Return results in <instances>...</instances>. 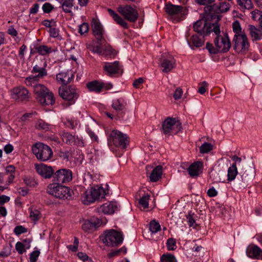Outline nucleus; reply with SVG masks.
<instances>
[{
	"mask_svg": "<svg viewBox=\"0 0 262 262\" xmlns=\"http://www.w3.org/2000/svg\"><path fill=\"white\" fill-rule=\"evenodd\" d=\"M162 174V167L160 165L156 166L152 171L149 176V179L151 182H157L161 178Z\"/></svg>",
	"mask_w": 262,
	"mask_h": 262,
	"instance_id": "nucleus-30",
	"label": "nucleus"
},
{
	"mask_svg": "<svg viewBox=\"0 0 262 262\" xmlns=\"http://www.w3.org/2000/svg\"><path fill=\"white\" fill-rule=\"evenodd\" d=\"M207 8L210 11H211V9H217L220 12L223 13L226 12L229 10L230 5L229 3L223 2L220 4L219 6L213 5V6H211L210 8L207 7Z\"/></svg>",
	"mask_w": 262,
	"mask_h": 262,
	"instance_id": "nucleus-35",
	"label": "nucleus"
},
{
	"mask_svg": "<svg viewBox=\"0 0 262 262\" xmlns=\"http://www.w3.org/2000/svg\"><path fill=\"white\" fill-rule=\"evenodd\" d=\"M92 27L94 35L96 38L98 44H101L105 40L103 36V27L100 23L93 19L92 23Z\"/></svg>",
	"mask_w": 262,
	"mask_h": 262,
	"instance_id": "nucleus-17",
	"label": "nucleus"
},
{
	"mask_svg": "<svg viewBox=\"0 0 262 262\" xmlns=\"http://www.w3.org/2000/svg\"><path fill=\"white\" fill-rule=\"evenodd\" d=\"M188 33L186 35L187 43L189 46L193 49V47L199 48L202 47L204 43V37L199 36L197 35H193L190 38H188Z\"/></svg>",
	"mask_w": 262,
	"mask_h": 262,
	"instance_id": "nucleus-26",
	"label": "nucleus"
},
{
	"mask_svg": "<svg viewBox=\"0 0 262 262\" xmlns=\"http://www.w3.org/2000/svg\"><path fill=\"white\" fill-rule=\"evenodd\" d=\"M200 85L199 88L198 92L201 94H204L206 92L208 84L206 81H204L200 83Z\"/></svg>",
	"mask_w": 262,
	"mask_h": 262,
	"instance_id": "nucleus-57",
	"label": "nucleus"
},
{
	"mask_svg": "<svg viewBox=\"0 0 262 262\" xmlns=\"http://www.w3.org/2000/svg\"><path fill=\"white\" fill-rule=\"evenodd\" d=\"M163 58L161 67L163 68V72L168 73L176 66V60L171 55L166 56L165 54L162 56Z\"/></svg>",
	"mask_w": 262,
	"mask_h": 262,
	"instance_id": "nucleus-19",
	"label": "nucleus"
},
{
	"mask_svg": "<svg viewBox=\"0 0 262 262\" xmlns=\"http://www.w3.org/2000/svg\"><path fill=\"white\" fill-rule=\"evenodd\" d=\"M118 205L116 202L106 203L103 204L100 210L105 214H113L118 209Z\"/></svg>",
	"mask_w": 262,
	"mask_h": 262,
	"instance_id": "nucleus-28",
	"label": "nucleus"
},
{
	"mask_svg": "<svg viewBox=\"0 0 262 262\" xmlns=\"http://www.w3.org/2000/svg\"><path fill=\"white\" fill-rule=\"evenodd\" d=\"M212 149V145L208 142H205L200 147V151L202 154L207 153Z\"/></svg>",
	"mask_w": 262,
	"mask_h": 262,
	"instance_id": "nucleus-43",
	"label": "nucleus"
},
{
	"mask_svg": "<svg viewBox=\"0 0 262 262\" xmlns=\"http://www.w3.org/2000/svg\"><path fill=\"white\" fill-rule=\"evenodd\" d=\"M74 74L72 71L60 72L57 74V81L63 85H67L73 79Z\"/></svg>",
	"mask_w": 262,
	"mask_h": 262,
	"instance_id": "nucleus-23",
	"label": "nucleus"
},
{
	"mask_svg": "<svg viewBox=\"0 0 262 262\" xmlns=\"http://www.w3.org/2000/svg\"><path fill=\"white\" fill-rule=\"evenodd\" d=\"M102 86L101 82L97 80H94L87 83V88L90 91L97 93H100L102 91Z\"/></svg>",
	"mask_w": 262,
	"mask_h": 262,
	"instance_id": "nucleus-32",
	"label": "nucleus"
},
{
	"mask_svg": "<svg viewBox=\"0 0 262 262\" xmlns=\"http://www.w3.org/2000/svg\"><path fill=\"white\" fill-rule=\"evenodd\" d=\"M119 63L118 61L106 62L104 66V70L109 76L118 73L120 70Z\"/></svg>",
	"mask_w": 262,
	"mask_h": 262,
	"instance_id": "nucleus-27",
	"label": "nucleus"
},
{
	"mask_svg": "<svg viewBox=\"0 0 262 262\" xmlns=\"http://www.w3.org/2000/svg\"><path fill=\"white\" fill-rule=\"evenodd\" d=\"M221 174L222 178L219 177L220 174V171H214L211 174L210 177H212L213 181L216 182H224L226 177L225 173H221Z\"/></svg>",
	"mask_w": 262,
	"mask_h": 262,
	"instance_id": "nucleus-37",
	"label": "nucleus"
},
{
	"mask_svg": "<svg viewBox=\"0 0 262 262\" xmlns=\"http://www.w3.org/2000/svg\"><path fill=\"white\" fill-rule=\"evenodd\" d=\"M114 20L123 28L125 29L128 28L127 23L119 15H116Z\"/></svg>",
	"mask_w": 262,
	"mask_h": 262,
	"instance_id": "nucleus-49",
	"label": "nucleus"
},
{
	"mask_svg": "<svg viewBox=\"0 0 262 262\" xmlns=\"http://www.w3.org/2000/svg\"><path fill=\"white\" fill-rule=\"evenodd\" d=\"M89 31V25L88 23H84L80 25L79 27V32L81 34L87 33Z\"/></svg>",
	"mask_w": 262,
	"mask_h": 262,
	"instance_id": "nucleus-55",
	"label": "nucleus"
},
{
	"mask_svg": "<svg viewBox=\"0 0 262 262\" xmlns=\"http://www.w3.org/2000/svg\"><path fill=\"white\" fill-rule=\"evenodd\" d=\"M161 229V226L158 222L155 220L151 221L149 224V230L153 233H156Z\"/></svg>",
	"mask_w": 262,
	"mask_h": 262,
	"instance_id": "nucleus-40",
	"label": "nucleus"
},
{
	"mask_svg": "<svg viewBox=\"0 0 262 262\" xmlns=\"http://www.w3.org/2000/svg\"><path fill=\"white\" fill-rule=\"evenodd\" d=\"M249 29L250 34L253 39L259 40L262 38V30H260V27L257 29L253 25H249Z\"/></svg>",
	"mask_w": 262,
	"mask_h": 262,
	"instance_id": "nucleus-31",
	"label": "nucleus"
},
{
	"mask_svg": "<svg viewBox=\"0 0 262 262\" xmlns=\"http://www.w3.org/2000/svg\"><path fill=\"white\" fill-rule=\"evenodd\" d=\"M32 150L37 159L41 161H46L49 160L53 155L51 148L47 145L40 142L33 145Z\"/></svg>",
	"mask_w": 262,
	"mask_h": 262,
	"instance_id": "nucleus-5",
	"label": "nucleus"
},
{
	"mask_svg": "<svg viewBox=\"0 0 262 262\" xmlns=\"http://www.w3.org/2000/svg\"><path fill=\"white\" fill-rule=\"evenodd\" d=\"M61 137L62 141L67 144L83 145V143L79 138L70 133L63 132L61 134Z\"/></svg>",
	"mask_w": 262,
	"mask_h": 262,
	"instance_id": "nucleus-18",
	"label": "nucleus"
},
{
	"mask_svg": "<svg viewBox=\"0 0 262 262\" xmlns=\"http://www.w3.org/2000/svg\"><path fill=\"white\" fill-rule=\"evenodd\" d=\"M211 32H214L216 35H219L220 33V26L217 23L211 24Z\"/></svg>",
	"mask_w": 262,
	"mask_h": 262,
	"instance_id": "nucleus-61",
	"label": "nucleus"
},
{
	"mask_svg": "<svg viewBox=\"0 0 262 262\" xmlns=\"http://www.w3.org/2000/svg\"><path fill=\"white\" fill-rule=\"evenodd\" d=\"M183 93L182 89L180 88H177L174 92L173 97L175 100H179L181 98Z\"/></svg>",
	"mask_w": 262,
	"mask_h": 262,
	"instance_id": "nucleus-58",
	"label": "nucleus"
},
{
	"mask_svg": "<svg viewBox=\"0 0 262 262\" xmlns=\"http://www.w3.org/2000/svg\"><path fill=\"white\" fill-rule=\"evenodd\" d=\"M11 92L12 99L20 101H29L31 96L29 91L24 86L16 87Z\"/></svg>",
	"mask_w": 262,
	"mask_h": 262,
	"instance_id": "nucleus-11",
	"label": "nucleus"
},
{
	"mask_svg": "<svg viewBox=\"0 0 262 262\" xmlns=\"http://www.w3.org/2000/svg\"><path fill=\"white\" fill-rule=\"evenodd\" d=\"M90 221L91 223H92V225H93L94 228H98L102 224V221L98 218L95 217H92L90 220Z\"/></svg>",
	"mask_w": 262,
	"mask_h": 262,
	"instance_id": "nucleus-53",
	"label": "nucleus"
},
{
	"mask_svg": "<svg viewBox=\"0 0 262 262\" xmlns=\"http://www.w3.org/2000/svg\"><path fill=\"white\" fill-rule=\"evenodd\" d=\"M35 127L37 129L47 130L49 129V124L43 120H39L36 123Z\"/></svg>",
	"mask_w": 262,
	"mask_h": 262,
	"instance_id": "nucleus-41",
	"label": "nucleus"
},
{
	"mask_svg": "<svg viewBox=\"0 0 262 262\" xmlns=\"http://www.w3.org/2000/svg\"><path fill=\"white\" fill-rule=\"evenodd\" d=\"M42 25L46 27L52 28V27H55L56 26V22L53 19L49 20L48 19L44 20L42 23Z\"/></svg>",
	"mask_w": 262,
	"mask_h": 262,
	"instance_id": "nucleus-56",
	"label": "nucleus"
},
{
	"mask_svg": "<svg viewBox=\"0 0 262 262\" xmlns=\"http://www.w3.org/2000/svg\"><path fill=\"white\" fill-rule=\"evenodd\" d=\"M59 30L54 27H52L49 30L50 36L54 38L57 37L59 36Z\"/></svg>",
	"mask_w": 262,
	"mask_h": 262,
	"instance_id": "nucleus-60",
	"label": "nucleus"
},
{
	"mask_svg": "<svg viewBox=\"0 0 262 262\" xmlns=\"http://www.w3.org/2000/svg\"><path fill=\"white\" fill-rule=\"evenodd\" d=\"M90 220L85 221L82 225V229L85 232H89L94 228Z\"/></svg>",
	"mask_w": 262,
	"mask_h": 262,
	"instance_id": "nucleus-50",
	"label": "nucleus"
},
{
	"mask_svg": "<svg viewBox=\"0 0 262 262\" xmlns=\"http://www.w3.org/2000/svg\"><path fill=\"white\" fill-rule=\"evenodd\" d=\"M40 255V251L39 250H35L31 252L30 254V262H36L37 258Z\"/></svg>",
	"mask_w": 262,
	"mask_h": 262,
	"instance_id": "nucleus-52",
	"label": "nucleus"
},
{
	"mask_svg": "<svg viewBox=\"0 0 262 262\" xmlns=\"http://www.w3.org/2000/svg\"><path fill=\"white\" fill-rule=\"evenodd\" d=\"M166 245L168 250H174L176 248V241L173 238L168 239Z\"/></svg>",
	"mask_w": 262,
	"mask_h": 262,
	"instance_id": "nucleus-48",
	"label": "nucleus"
},
{
	"mask_svg": "<svg viewBox=\"0 0 262 262\" xmlns=\"http://www.w3.org/2000/svg\"><path fill=\"white\" fill-rule=\"evenodd\" d=\"M32 73H38L35 76H30L26 78L25 80V83L26 85L31 84V82H34V80H39V79L42 78L47 75V71L44 68H41L37 65L33 67Z\"/></svg>",
	"mask_w": 262,
	"mask_h": 262,
	"instance_id": "nucleus-15",
	"label": "nucleus"
},
{
	"mask_svg": "<svg viewBox=\"0 0 262 262\" xmlns=\"http://www.w3.org/2000/svg\"><path fill=\"white\" fill-rule=\"evenodd\" d=\"M211 24L204 19H200L193 24V30L201 35H206L211 32Z\"/></svg>",
	"mask_w": 262,
	"mask_h": 262,
	"instance_id": "nucleus-14",
	"label": "nucleus"
},
{
	"mask_svg": "<svg viewBox=\"0 0 262 262\" xmlns=\"http://www.w3.org/2000/svg\"><path fill=\"white\" fill-rule=\"evenodd\" d=\"M165 11L170 16H175L177 15H185L186 10L181 6L174 5L171 4H167L165 5Z\"/></svg>",
	"mask_w": 262,
	"mask_h": 262,
	"instance_id": "nucleus-21",
	"label": "nucleus"
},
{
	"mask_svg": "<svg viewBox=\"0 0 262 262\" xmlns=\"http://www.w3.org/2000/svg\"><path fill=\"white\" fill-rule=\"evenodd\" d=\"M102 54L105 56L114 57L116 55L117 52L111 46H107L106 47L105 50L103 51Z\"/></svg>",
	"mask_w": 262,
	"mask_h": 262,
	"instance_id": "nucleus-46",
	"label": "nucleus"
},
{
	"mask_svg": "<svg viewBox=\"0 0 262 262\" xmlns=\"http://www.w3.org/2000/svg\"><path fill=\"white\" fill-rule=\"evenodd\" d=\"M195 217V215L194 213H191L189 212L188 214L186 215V219L188 222V224L190 227H192L193 226L195 223L194 218Z\"/></svg>",
	"mask_w": 262,
	"mask_h": 262,
	"instance_id": "nucleus-51",
	"label": "nucleus"
},
{
	"mask_svg": "<svg viewBox=\"0 0 262 262\" xmlns=\"http://www.w3.org/2000/svg\"><path fill=\"white\" fill-rule=\"evenodd\" d=\"M206 48L208 49L209 52L211 54H216L217 53L219 52V49H217L216 47H213L212 45L209 43H207Z\"/></svg>",
	"mask_w": 262,
	"mask_h": 262,
	"instance_id": "nucleus-62",
	"label": "nucleus"
},
{
	"mask_svg": "<svg viewBox=\"0 0 262 262\" xmlns=\"http://www.w3.org/2000/svg\"><path fill=\"white\" fill-rule=\"evenodd\" d=\"M144 82V79L142 77L139 78L137 79H136L133 82V86L135 88H139L140 85L142 84Z\"/></svg>",
	"mask_w": 262,
	"mask_h": 262,
	"instance_id": "nucleus-64",
	"label": "nucleus"
},
{
	"mask_svg": "<svg viewBox=\"0 0 262 262\" xmlns=\"http://www.w3.org/2000/svg\"><path fill=\"white\" fill-rule=\"evenodd\" d=\"M53 178L57 184L69 182L72 179V172L69 169H59L55 173Z\"/></svg>",
	"mask_w": 262,
	"mask_h": 262,
	"instance_id": "nucleus-13",
	"label": "nucleus"
},
{
	"mask_svg": "<svg viewBox=\"0 0 262 262\" xmlns=\"http://www.w3.org/2000/svg\"><path fill=\"white\" fill-rule=\"evenodd\" d=\"M126 105L127 102L125 99L122 97H120L113 100L112 106L116 111L117 117H122L125 113Z\"/></svg>",
	"mask_w": 262,
	"mask_h": 262,
	"instance_id": "nucleus-16",
	"label": "nucleus"
},
{
	"mask_svg": "<svg viewBox=\"0 0 262 262\" xmlns=\"http://www.w3.org/2000/svg\"><path fill=\"white\" fill-rule=\"evenodd\" d=\"M35 50L40 55L43 56L48 55L52 51L51 47H49L45 45L39 46L35 48Z\"/></svg>",
	"mask_w": 262,
	"mask_h": 262,
	"instance_id": "nucleus-36",
	"label": "nucleus"
},
{
	"mask_svg": "<svg viewBox=\"0 0 262 262\" xmlns=\"http://www.w3.org/2000/svg\"><path fill=\"white\" fill-rule=\"evenodd\" d=\"M37 172L41 177L46 178H50L53 174L54 170L51 166H48L44 164H36L35 165Z\"/></svg>",
	"mask_w": 262,
	"mask_h": 262,
	"instance_id": "nucleus-20",
	"label": "nucleus"
},
{
	"mask_svg": "<svg viewBox=\"0 0 262 262\" xmlns=\"http://www.w3.org/2000/svg\"><path fill=\"white\" fill-rule=\"evenodd\" d=\"M42 8L44 13H49L53 10L54 7L50 3H46L43 5Z\"/></svg>",
	"mask_w": 262,
	"mask_h": 262,
	"instance_id": "nucleus-54",
	"label": "nucleus"
},
{
	"mask_svg": "<svg viewBox=\"0 0 262 262\" xmlns=\"http://www.w3.org/2000/svg\"><path fill=\"white\" fill-rule=\"evenodd\" d=\"M161 262H177L176 257L171 254H164L161 257Z\"/></svg>",
	"mask_w": 262,
	"mask_h": 262,
	"instance_id": "nucleus-39",
	"label": "nucleus"
},
{
	"mask_svg": "<svg viewBox=\"0 0 262 262\" xmlns=\"http://www.w3.org/2000/svg\"><path fill=\"white\" fill-rule=\"evenodd\" d=\"M252 18L255 21H259V22L262 19V12L258 10H254L251 12Z\"/></svg>",
	"mask_w": 262,
	"mask_h": 262,
	"instance_id": "nucleus-44",
	"label": "nucleus"
},
{
	"mask_svg": "<svg viewBox=\"0 0 262 262\" xmlns=\"http://www.w3.org/2000/svg\"><path fill=\"white\" fill-rule=\"evenodd\" d=\"M181 128V123L176 118L168 117L162 123V132L167 136L176 134Z\"/></svg>",
	"mask_w": 262,
	"mask_h": 262,
	"instance_id": "nucleus-4",
	"label": "nucleus"
},
{
	"mask_svg": "<svg viewBox=\"0 0 262 262\" xmlns=\"http://www.w3.org/2000/svg\"><path fill=\"white\" fill-rule=\"evenodd\" d=\"M255 172L253 167L248 168L245 170H243L240 172L241 178V182L244 184L248 183L251 181L255 177Z\"/></svg>",
	"mask_w": 262,
	"mask_h": 262,
	"instance_id": "nucleus-24",
	"label": "nucleus"
},
{
	"mask_svg": "<svg viewBox=\"0 0 262 262\" xmlns=\"http://www.w3.org/2000/svg\"><path fill=\"white\" fill-rule=\"evenodd\" d=\"M203 167V165L202 162H194L187 168V171L191 177H196L202 172Z\"/></svg>",
	"mask_w": 262,
	"mask_h": 262,
	"instance_id": "nucleus-25",
	"label": "nucleus"
},
{
	"mask_svg": "<svg viewBox=\"0 0 262 262\" xmlns=\"http://www.w3.org/2000/svg\"><path fill=\"white\" fill-rule=\"evenodd\" d=\"M247 255L251 258L262 259V250L256 245H250L246 250Z\"/></svg>",
	"mask_w": 262,
	"mask_h": 262,
	"instance_id": "nucleus-22",
	"label": "nucleus"
},
{
	"mask_svg": "<svg viewBox=\"0 0 262 262\" xmlns=\"http://www.w3.org/2000/svg\"><path fill=\"white\" fill-rule=\"evenodd\" d=\"M38 80H34L31 84L27 85L33 88L34 92L37 101L42 105H52L55 103L53 94L44 85L38 83Z\"/></svg>",
	"mask_w": 262,
	"mask_h": 262,
	"instance_id": "nucleus-1",
	"label": "nucleus"
},
{
	"mask_svg": "<svg viewBox=\"0 0 262 262\" xmlns=\"http://www.w3.org/2000/svg\"><path fill=\"white\" fill-rule=\"evenodd\" d=\"M215 47L219 49V52L225 53L231 48V43L227 34L223 36L217 35L214 40Z\"/></svg>",
	"mask_w": 262,
	"mask_h": 262,
	"instance_id": "nucleus-12",
	"label": "nucleus"
},
{
	"mask_svg": "<svg viewBox=\"0 0 262 262\" xmlns=\"http://www.w3.org/2000/svg\"><path fill=\"white\" fill-rule=\"evenodd\" d=\"M47 191L50 194L60 199H68L71 196L70 189L68 187L57 183L49 184Z\"/></svg>",
	"mask_w": 262,
	"mask_h": 262,
	"instance_id": "nucleus-8",
	"label": "nucleus"
},
{
	"mask_svg": "<svg viewBox=\"0 0 262 262\" xmlns=\"http://www.w3.org/2000/svg\"><path fill=\"white\" fill-rule=\"evenodd\" d=\"M139 199L138 203L141 208L146 209L148 207V202L150 198V195L144 191H139L138 193Z\"/></svg>",
	"mask_w": 262,
	"mask_h": 262,
	"instance_id": "nucleus-29",
	"label": "nucleus"
},
{
	"mask_svg": "<svg viewBox=\"0 0 262 262\" xmlns=\"http://www.w3.org/2000/svg\"><path fill=\"white\" fill-rule=\"evenodd\" d=\"M237 3L243 9L249 10L252 8L251 0H237Z\"/></svg>",
	"mask_w": 262,
	"mask_h": 262,
	"instance_id": "nucleus-38",
	"label": "nucleus"
},
{
	"mask_svg": "<svg viewBox=\"0 0 262 262\" xmlns=\"http://www.w3.org/2000/svg\"><path fill=\"white\" fill-rule=\"evenodd\" d=\"M26 245L24 243H21L20 242H18L15 245V249L20 254H22L26 252Z\"/></svg>",
	"mask_w": 262,
	"mask_h": 262,
	"instance_id": "nucleus-47",
	"label": "nucleus"
},
{
	"mask_svg": "<svg viewBox=\"0 0 262 262\" xmlns=\"http://www.w3.org/2000/svg\"><path fill=\"white\" fill-rule=\"evenodd\" d=\"M237 169L236 163L232 164V166L229 167L228 169V180L229 181H233L235 179L237 174Z\"/></svg>",
	"mask_w": 262,
	"mask_h": 262,
	"instance_id": "nucleus-33",
	"label": "nucleus"
},
{
	"mask_svg": "<svg viewBox=\"0 0 262 262\" xmlns=\"http://www.w3.org/2000/svg\"><path fill=\"white\" fill-rule=\"evenodd\" d=\"M41 215L40 212L38 210L33 209L32 208L30 209V217L31 220L36 222L41 217Z\"/></svg>",
	"mask_w": 262,
	"mask_h": 262,
	"instance_id": "nucleus-42",
	"label": "nucleus"
},
{
	"mask_svg": "<svg viewBox=\"0 0 262 262\" xmlns=\"http://www.w3.org/2000/svg\"><path fill=\"white\" fill-rule=\"evenodd\" d=\"M100 239L106 246L116 247L122 243L123 236L121 232L110 229L104 231L100 236Z\"/></svg>",
	"mask_w": 262,
	"mask_h": 262,
	"instance_id": "nucleus-2",
	"label": "nucleus"
},
{
	"mask_svg": "<svg viewBox=\"0 0 262 262\" xmlns=\"http://www.w3.org/2000/svg\"><path fill=\"white\" fill-rule=\"evenodd\" d=\"M108 192L103 188L99 186H95L92 187L89 190H87L82 196V201L85 205H89L94 202L96 200L103 198Z\"/></svg>",
	"mask_w": 262,
	"mask_h": 262,
	"instance_id": "nucleus-3",
	"label": "nucleus"
},
{
	"mask_svg": "<svg viewBox=\"0 0 262 262\" xmlns=\"http://www.w3.org/2000/svg\"><path fill=\"white\" fill-rule=\"evenodd\" d=\"M74 0H60V3L62 5L63 11L66 13H71V9L74 6Z\"/></svg>",
	"mask_w": 262,
	"mask_h": 262,
	"instance_id": "nucleus-34",
	"label": "nucleus"
},
{
	"mask_svg": "<svg viewBox=\"0 0 262 262\" xmlns=\"http://www.w3.org/2000/svg\"><path fill=\"white\" fill-rule=\"evenodd\" d=\"M86 131L92 140L98 142V138L93 132H92L89 128L86 129Z\"/></svg>",
	"mask_w": 262,
	"mask_h": 262,
	"instance_id": "nucleus-63",
	"label": "nucleus"
},
{
	"mask_svg": "<svg viewBox=\"0 0 262 262\" xmlns=\"http://www.w3.org/2000/svg\"><path fill=\"white\" fill-rule=\"evenodd\" d=\"M118 11L124 18L131 23H135L138 19L139 14L137 10L130 5L120 6Z\"/></svg>",
	"mask_w": 262,
	"mask_h": 262,
	"instance_id": "nucleus-9",
	"label": "nucleus"
},
{
	"mask_svg": "<svg viewBox=\"0 0 262 262\" xmlns=\"http://www.w3.org/2000/svg\"><path fill=\"white\" fill-rule=\"evenodd\" d=\"M249 43L246 35L242 33L234 35L232 40V47L234 51L238 54H245L248 51Z\"/></svg>",
	"mask_w": 262,
	"mask_h": 262,
	"instance_id": "nucleus-7",
	"label": "nucleus"
},
{
	"mask_svg": "<svg viewBox=\"0 0 262 262\" xmlns=\"http://www.w3.org/2000/svg\"><path fill=\"white\" fill-rule=\"evenodd\" d=\"M27 231V229L22 226H17L14 228V233L17 235H20V234L25 233Z\"/></svg>",
	"mask_w": 262,
	"mask_h": 262,
	"instance_id": "nucleus-59",
	"label": "nucleus"
},
{
	"mask_svg": "<svg viewBox=\"0 0 262 262\" xmlns=\"http://www.w3.org/2000/svg\"><path fill=\"white\" fill-rule=\"evenodd\" d=\"M110 140L116 146L120 147L125 149L127 145L129 143L128 137L126 135L123 134L118 130H113L110 134Z\"/></svg>",
	"mask_w": 262,
	"mask_h": 262,
	"instance_id": "nucleus-10",
	"label": "nucleus"
},
{
	"mask_svg": "<svg viewBox=\"0 0 262 262\" xmlns=\"http://www.w3.org/2000/svg\"><path fill=\"white\" fill-rule=\"evenodd\" d=\"M232 29L233 32L235 33L234 35H240L242 33H243L242 32V28L241 27L240 24L237 20H236L233 23Z\"/></svg>",
	"mask_w": 262,
	"mask_h": 262,
	"instance_id": "nucleus-45",
	"label": "nucleus"
},
{
	"mask_svg": "<svg viewBox=\"0 0 262 262\" xmlns=\"http://www.w3.org/2000/svg\"><path fill=\"white\" fill-rule=\"evenodd\" d=\"M59 96L69 103V105L74 104L79 97V91L74 85L60 87L58 89Z\"/></svg>",
	"mask_w": 262,
	"mask_h": 262,
	"instance_id": "nucleus-6",
	"label": "nucleus"
}]
</instances>
